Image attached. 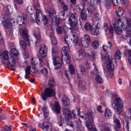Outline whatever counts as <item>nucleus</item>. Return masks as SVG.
Returning <instances> with one entry per match:
<instances>
[{
  "label": "nucleus",
  "mask_w": 131,
  "mask_h": 131,
  "mask_svg": "<svg viewBox=\"0 0 131 131\" xmlns=\"http://www.w3.org/2000/svg\"><path fill=\"white\" fill-rule=\"evenodd\" d=\"M20 46L23 49H25L26 47V45L25 42L23 40H21L20 42Z\"/></svg>",
  "instance_id": "3c124183"
},
{
  "label": "nucleus",
  "mask_w": 131,
  "mask_h": 131,
  "mask_svg": "<svg viewBox=\"0 0 131 131\" xmlns=\"http://www.w3.org/2000/svg\"><path fill=\"white\" fill-rule=\"evenodd\" d=\"M95 79L96 81L98 83H101L103 82L102 78L100 75H96L95 77Z\"/></svg>",
  "instance_id": "58836bf2"
},
{
  "label": "nucleus",
  "mask_w": 131,
  "mask_h": 131,
  "mask_svg": "<svg viewBox=\"0 0 131 131\" xmlns=\"http://www.w3.org/2000/svg\"><path fill=\"white\" fill-rule=\"evenodd\" d=\"M56 84L54 80L52 78L50 79L48 83L49 86L50 87H53Z\"/></svg>",
  "instance_id": "e433bc0d"
},
{
  "label": "nucleus",
  "mask_w": 131,
  "mask_h": 131,
  "mask_svg": "<svg viewBox=\"0 0 131 131\" xmlns=\"http://www.w3.org/2000/svg\"><path fill=\"white\" fill-rule=\"evenodd\" d=\"M62 50L65 55H69L68 53L70 51L69 47L64 46L62 48Z\"/></svg>",
  "instance_id": "f704fd0d"
},
{
  "label": "nucleus",
  "mask_w": 131,
  "mask_h": 131,
  "mask_svg": "<svg viewBox=\"0 0 131 131\" xmlns=\"http://www.w3.org/2000/svg\"><path fill=\"white\" fill-rule=\"evenodd\" d=\"M85 29L86 30H91L92 28V27L91 24L89 23H86L84 26Z\"/></svg>",
  "instance_id": "79ce46f5"
},
{
  "label": "nucleus",
  "mask_w": 131,
  "mask_h": 131,
  "mask_svg": "<svg viewBox=\"0 0 131 131\" xmlns=\"http://www.w3.org/2000/svg\"><path fill=\"white\" fill-rule=\"evenodd\" d=\"M41 73L44 75H46L48 73V70L45 67L42 68L41 70Z\"/></svg>",
  "instance_id": "bf43d9fd"
},
{
  "label": "nucleus",
  "mask_w": 131,
  "mask_h": 131,
  "mask_svg": "<svg viewBox=\"0 0 131 131\" xmlns=\"http://www.w3.org/2000/svg\"><path fill=\"white\" fill-rule=\"evenodd\" d=\"M122 24V23H121V20L120 19H117L115 20V21L113 24V26L114 28L115 31L117 34L120 35L122 32V29L120 27H119V24ZM121 27L123 28L122 26Z\"/></svg>",
  "instance_id": "39448f33"
},
{
  "label": "nucleus",
  "mask_w": 131,
  "mask_h": 131,
  "mask_svg": "<svg viewBox=\"0 0 131 131\" xmlns=\"http://www.w3.org/2000/svg\"><path fill=\"white\" fill-rule=\"evenodd\" d=\"M100 127L101 128V131H108L111 129V126L108 123H103L102 125H100Z\"/></svg>",
  "instance_id": "2eb2a0df"
},
{
  "label": "nucleus",
  "mask_w": 131,
  "mask_h": 131,
  "mask_svg": "<svg viewBox=\"0 0 131 131\" xmlns=\"http://www.w3.org/2000/svg\"><path fill=\"white\" fill-rule=\"evenodd\" d=\"M123 11L122 10L121 8H118V9L116 10V14L118 16H121L123 14Z\"/></svg>",
  "instance_id": "864d4df0"
},
{
  "label": "nucleus",
  "mask_w": 131,
  "mask_h": 131,
  "mask_svg": "<svg viewBox=\"0 0 131 131\" xmlns=\"http://www.w3.org/2000/svg\"><path fill=\"white\" fill-rule=\"evenodd\" d=\"M114 103L116 107L122 108L123 103L121 99L119 97L116 98L114 101Z\"/></svg>",
  "instance_id": "dca6fc26"
},
{
  "label": "nucleus",
  "mask_w": 131,
  "mask_h": 131,
  "mask_svg": "<svg viewBox=\"0 0 131 131\" xmlns=\"http://www.w3.org/2000/svg\"><path fill=\"white\" fill-rule=\"evenodd\" d=\"M76 111V110H74L72 111V113H70L69 117L71 118V119H75V116L76 114L75 113V112Z\"/></svg>",
  "instance_id": "09e8293b"
},
{
  "label": "nucleus",
  "mask_w": 131,
  "mask_h": 131,
  "mask_svg": "<svg viewBox=\"0 0 131 131\" xmlns=\"http://www.w3.org/2000/svg\"><path fill=\"white\" fill-rule=\"evenodd\" d=\"M2 56L4 59L3 61V63L5 64L7 63H7H9V59L11 58H9L8 52L7 51H4L3 53Z\"/></svg>",
  "instance_id": "4468645a"
},
{
  "label": "nucleus",
  "mask_w": 131,
  "mask_h": 131,
  "mask_svg": "<svg viewBox=\"0 0 131 131\" xmlns=\"http://www.w3.org/2000/svg\"><path fill=\"white\" fill-rule=\"evenodd\" d=\"M50 38L52 43L54 45V46H52V55L54 57L57 54V51L58 49L57 48L56 45L57 44V43L55 39V38L53 36L50 35Z\"/></svg>",
  "instance_id": "423d86ee"
},
{
  "label": "nucleus",
  "mask_w": 131,
  "mask_h": 131,
  "mask_svg": "<svg viewBox=\"0 0 131 131\" xmlns=\"http://www.w3.org/2000/svg\"><path fill=\"white\" fill-rule=\"evenodd\" d=\"M55 94V91L52 88L48 87L45 89L44 91L41 94V96L42 99L44 101H46L48 97L53 96Z\"/></svg>",
  "instance_id": "f03ea898"
},
{
  "label": "nucleus",
  "mask_w": 131,
  "mask_h": 131,
  "mask_svg": "<svg viewBox=\"0 0 131 131\" xmlns=\"http://www.w3.org/2000/svg\"><path fill=\"white\" fill-rule=\"evenodd\" d=\"M91 59L93 61H94L95 60V54L96 52L94 51H91Z\"/></svg>",
  "instance_id": "0e129e2a"
},
{
  "label": "nucleus",
  "mask_w": 131,
  "mask_h": 131,
  "mask_svg": "<svg viewBox=\"0 0 131 131\" xmlns=\"http://www.w3.org/2000/svg\"><path fill=\"white\" fill-rule=\"evenodd\" d=\"M85 4L84 3H82L79 4L77 7V9H79V11L82 12L83 10L85 8Z\"/></svg>",
  "instance_id": "ea45409f"
},
{
  "label": "nucleus",
  "mask_w": 131,
  "mask_h": 131,
  "mask_svg": "<svg viewBox=\"0 0 131 131\" xmlns=\"http://www.w3.org/2000/svg\"><path fill=\"white\" fill-rule=\"evenodd\" d=\"M128 111H127L125 113V117L128 118H129L131 119V106L128 110Z\"/></svg>",
  "instance_id": "49530a36"
},
{
  "label": "nucleus",
  "mask_w": 131,
  "mask_h": 131,
  "mask_svg": "<svg viewBox=\"0 0 131 131\" xmlns=\"http://www.w3.org/2000/svg\"><path fill=\"white\" fill-rule=\"evenodd\" d=\"M27 19V17L25 14H22L21 16L19 15L17 20H16V23L19 26L21 25L24 23V21L26 20Z\"/></svg>",
  "instance_id": "9b49d317"
},
{
  "label": "nucleus",
  "mask_w": 131,
  "mask_h": 131,
  "mask_svg": "<svg viewBox=\"0 0 131 131\" xmlns=\"http://www.w3.org/2000/svg\"><path fill=\"white\" fill-rule=\"evenodd\" d=\"M47 51V49L45 45L43 44L40 46L39 50V54L41 56L44 58L46 57Z\"/></svg>",
  "instance_id": "9d476101"
},
{
  "label": "nucleus",
  "mask_w": 131,
  "mask_h": 131,
  "mask_svg": "<svg viewBox=\"0 0 131 131\" xmlns=\"http://www.w3.org/2000/svg\"><path fill=\"white\" fill-rule=\"evenodd\" d=\"M62 101L64 106H67L69 105L70 102V100L66 96H63Z\"/></svg>",
  "instance_id": "4be33fe9"
},
{
  "label": "nucleus",
  "mask_w": 131,
  "mask_h": 131,
  "mask_svg": "<svg viewBox=\"0 0 131 131\" xmlns=\"http://www.w3.org/2000/svg\"><path fill=\"white\" fill-rule=\"evenodd\" d=\"M12 126H9L8 127L7 126L5 127L4 128L3 131H11Z\"/></svg>",
  "instance_id": "774afa93"
},
{
  "label": "nucleus",
  "mask_w": 131,
  "mask_h": 131,
  "mask_svg": "<svg viewBox=\"0 0 131 131\" xmlns=\"http://www.w3.org/2000/svg\"><path fill=\"white\" fill-rule=\"evenodd\" d=\"M104 60L106 63H110L112 61V57L111 56H106L104 58Z\"/></svg>",
  "instance_id": "a19ab883"
},
{
  "label": "nucleus",
  "mask_w": 131,
  "mask_h": 131,
  "mask_svg": "<svg viewBox=\"0 0 131 131\" xmlns=\"http://www.w3.org/2000/svg\"><path fill=\"white\" fill-rule=\"evenodd\" d=\"M31 67L30 66H28L26 67L25 70L26 74L25 75V78L26 79H29V75L31 74L30 71Z\"/></svg>",
  "instance_id": "bb28decb"
},
{
  "label": "nucleus",
  "mask_w": 131,
  "mask_h": 131,
  "mask_svg": "<svg viewBox=\"0 0 131 131\" xmlns=\"http://www.w3.org/2000/svg\"><path fill=\"white\" fill-rule=\"evenodd\" d=\"M69 71L68 70L65 71V75L66 77L69 79L71 78L72 75L75 73V69L74 66L72 65H70L69 67Z\"/></svg>",
  "instance_id": "0eeeda50"
},
{
  "label": "nucleus",
  "mask_w": 131,
  "mask_h": 131,
  "mask_svg": "<svg viewBox=\"0 0 131 131\" xmlns=\"http://www.w3.org/2000/svg\"><path fill=\"white\" fill-rule=\"evenodd\" d=\"M131 35V31L127 30L125 32V35L126 38H127L130 37Z\"/></svg>",
  "instance_id": "4d7b16f0"
},
{
  "label": "nucleus",
  "mask_w": 131,
  "mask_h": 131,
  "mask_svg": "<svg viewBox=\"0 0 131 131\" xmlns=\"http://www.w3.org/2000/svg\"><path fill=\"white\" fill-rule=\"evenodd\" d=\"M112 115L111 111L108 108H106L105 112V117L107 119H109L111 117Z\"/></svg>",
  "instance_id": "b1692460"
},
{
  "label": "nucleus",
  "mask_w": 131,
  "mask_h": 131,
  "mask_svg": "<svg viewBox=\"0 0 131 131\" xmlns=\"http://www.w3.org/2000/svg\"><path fill=\"white\" fill-rule=\"evenodd\" d=\"M121 54L119 50H117L115 53V56L116 58L118 59H119L121 58Z\"/></svg>",
  "instance_id": "8fccbe9b"
},
{
  "label": "nucleus",
  "mask_w": 131,
  "mask_h": 131,
  "mask_svg": "<svg viewBox=\"0 0 131 131\" xmlns=\"http://www.w3.org/2000/svg\"><path fill=\"white\" fill-rule=\"evenodd\" d=\"M86 125L87 128L89 130H91L92 129L93 127L91 123L90 122H88L86 123Z\"/></svg>",
  "instance_id": "680f3d73"
},
{
  "label": "nucleus",
  "mask_w": 131,
  "mask_h": 131,
  "mask_svg": "<svg viewBox=\"0 0 131 131\" xmlns=\"http://www.w3.org/2000/svg\"><path fill=\"white\" fill-rule=\"evenodd\" d=\"M80 67L81 74L84 75H88V72L84 67L82 65H81L80 66Z\"/></svg>",
  "instance_id": "393cba45"
},
{
  "label": "nucleus",
  "mask_w": 131,
  "mask_h": 131,
  "mask_svg": "<svg viewBox=\"0 0 131 131\" xmlns=\"http://www.w3.org/2000/svg\"><path fill=\"white\" fill-rule=\"evenodd\" d=\"M46 12L48 14L50 17L52 18L56 14L55 10L53 7L49 9L46 10Z\"/></svg>",
  "instance_id": "6ab92c4d"
},
{
  "label": "nucleus",
  "mask_w": 131,
  "mask_h": 131,
  "mask_svg": "<svg viewBox=\"0 0 131 131\" xmlns=\"http://www.w3.org/2000/svg\"><path fill=\"white\" fill-rule=\"evenodd\" d=\"M54 108L56 113L58 114H59L60 111L61 107L58 102H55Z\"/></svg>",
  "instance_id": "a878e982"
},
{
  "label": "nucleus",
  "mask_w": 131,
  "mask_h": 131,
  "mask_svg": "<svg viewBox=\"0 0 131 131\" xmlns=\"http://www.w3.org/2000/svg\"><path fill=\"white\" fill-rule=\"evenodd\" d=\"M56 30L57 33L59 34H61L63 31L62 27L60 26L57 27Z\"/></svg>",
  "instance_id": "5fc2aeb1"
},
{
  "label": "nucleus",
  "mask_w": 131,
  "mask_h": 131,
  "mask_svg": "<svg viewBox=\"0 0 131 131\" xmlns=\"http://www.w3.org/2000/svg\"><path fill=\"white\" fill-rule=\"evenodd\" d=\"M127 24L125 25L124 22H122V24L121 25L124 29H126L129 25H131V20H129L128 21L127 20Z\"/></svg>",
  "instance_id": "473e14b6"
},
{
  "label": "nucleus",
  "mask_w": 131,
  "mask_h": 131,
  "mask_svg": "<svg viewBox=\"0 0 131 131\" xmlns=\"http://www.w3.org/2000/svg\"><path fill=\"white\" fill-rule=\"evenodd\" d=\"M116 107V108H114L116 113L117 114H120L121 112V109L122 108H120V107Z\"/></svg>",
  "instance_id": "13d9d810"
},
{
  "label": "nucleus",
  "mask_w": 131,
  "mask_h": 131,
  "mask_svg": "<svg viewBox=\"0 0 131 131\" xmlns=\"http://www.w3.org/2000/svg\"><path fill=\"white\" fill-rule=\"evenodd\" d=\"M93 18L96 21L100 20L101 19L100 16L98 13H95L94 14Z\"/></svg>",
  "instance_id": "c03bdc74"
},
{
  "label": "nucleus",
  "mask_w": 131,
  "mask_h": 131,
  "mask_svg": "<svg viewBox=\"0 0 131 131\" xmlns=\"http://www.w3.org/2000/svg\"><path fill=\"white\" fill-rule=\"evenodd\" d=\"M63 112L64 115L65 116V119H68V120H69L68 118L70 114V110L67 108H64L63 110Z\"/></svg>",
  "instance_id": "c756f323"
},
{
  "label": "nucleus",
  "mask_w": 131,
  "mask_h": 131,
  "mask_svg": "<svg viewBox=\"0 0 131 131\" xmlns=\"http://www.w3.org/2000/svg\"><path fill=\"white\" fill-rule=\"evenodd\" d=\"M92 47L94 49H96L99 47V43L97 41H94L92 44Z\"/></svg>",
  "instance_id": "de8ad7c7"
},
{
  "label": "nucleus",
  "mask_w": 131,
  "mask_h": 131,
  "mask_svg": "<svg viewBox=\"0 0 131 131\" xmlns=\"http://www.w3.org/2000/svg\"><path fill=\"white\" fill-rule=\"evenodd\" d=\"M51 124L48 122H45L43 124L42 129L44 131H52Z\"/></svg>",
  "instance_id": "ddd939ff"
},
{
  "label": "nucleus",
  "mask_w": 131,
  "mask_h": 131,
  "mask_svg": "<svg viewBox=\"0 0 131 131\" xmlns=\"http://www.w3.org/2000/svg\"><path fill=\"white\" fill-rule=\"evenodd\" d=\"M87 17L86 14L84 13H82L81 14V19L83 20H85Z\"/></svg>",
  "instance_id": "338daca9"
},
{
  "label": "nucleus",
  "mask_w": 131,
  "mask_h": 131,
  "mask_svg": "<svg viewBox=\"0 0 131 131\" xmlns=\"http://www.w3.org/2000/svg\"><path fill=\"white\" fill-rule=\"evenodd\" d=\"M104 6L106 8H109L110 6V0H103Z\"/></svg>",
  "instance_id": "4c0bfd02"
},
{
  "label": "nucleus",
  "mask_w": 131,
  "mask_h": 131,
  "mask_svg": "<svg viewBox=\"0 0 131 131\" xmlns=\"http://www.w3.org/2000/svg\"><path fill=\"white\" fill-rule=\"evenodd\" d=\"M69 123V120H68V119H67L65 118L64 119H63L59 121L58 123V124L59 126H61L63 125L64 124L66 123L67 125L69 126L70 123Z\"/></svg>",
  "instance_id": "c85d7f7f"
},
{
  "label": "nucleus",
  "mask_w": 131,
  "mask_h": 131,
  "mask_svg": "<svg viewBox=\"0 0 131 131\" xmlns=\"http://www.w3.org/2000/svg\"><path fill=\"white\" fill-rule=\"evenodd\" d=\"M57 55H56L54 57H53L52 55V56L54 58V60L53 61L54 64L55 66H57L56 67V68L58 69L61 67L62 61L60 57H56Z\"/></svg>",
  "instance_id": "1a4fd4ad"
},
{
  "label": "nucleus",
  "mask_w": 131,
  "mask_h": 131,
  "mask_svg": "<svg viewBox=\"0 0 131 131\" xmlns=\"http://www.w3.org/2000/svg\"><path fill=\"white\" fill-rule=\"evenodd\" d=\"M72 35L73 38V44L75 45L77 44L78 41V35L77 33L75 32H73L72 33Z\"/></svg>",
  "instance_id": "aec40b11"
},
{
  "label": "nucleus",
  "mask_w": 131,
  "mask_h": 131,
  "mask_svg": "<svg viewBox=\"0 0 131 131\" xmlns=\"http://www.w3.org/2000/svg\"><path fill=\"white\" fill-rule=\"evenodd\" d=\"M90 43V36L88 35H85L84 37L81 39V43L80 44V47L83 46L87 47Z\"/></svg>",
  "instance_id": "20e7f679"
},
{
  "label": "nucleus",
  "mask_w": 131,
  "mask_h": 131,
  "mask_svg": "<svg viewBox=\"0 0 131 131\" xmlns=\"http://www.w3.org/2000/svg\"><path fill=\"white\" fill-rule=\"evenodd\" d=\"M114 66L112 63V62L108 63L107 66V68L110 70H113L114 69Z\"/></svg>",
  "instance_id": "37998d69"
},
{
  "label": "nucleus",
  "mask_w": 131,
  "mask_h": 131,
  "mask_svg": "<svg viewBox=\"0 0 131 131\" xmlns=\"http://www.w3.org/2000/svg\"><path fill=\"white\" fill-rule=\"evenodd\" d=\"M127 54L128 55V59L129 61L131 64V50H129L127 52Z\"/></svg>",
  "instance_id": "69168bd1"
},
{
  "label": "nucleus",
  "mask_w": 131,
  "mask_h": 131,
  "mask_svg": "<svg viewBox=\"0 0 131 131\" xmlns=\"http://www.w3.org/2000/svg\"><path fill=\"white\" fill-rule=\"evenodd\" d=\"M71 41L72 39L70 37L67 35H66L64 37V41L68 46H70V42Z\"/></svg>",
  "instance_id": "7c9ffc66"
},
{
  "label": "nucleus",
  "mask_w": 131,
  "mask_h": 131,
  "mask_svg": "<svg viewBox=\"0 0 131 131\" xmlns=\"http://www.w3.org/2000/svg\"><path fill=\"white\" fill-rule=\"evenodd\" d=\"M42 21L44 25H45L47 24L48 21L47 17L45 15L42 16Z\"/></svg>",
  "instance_id": "052dcab7"
},
{
  "label": "nucleus",
  "mask_w": 131,
  "mask_h": 131,
  "mask_svg": "<svg viewBox=\"0 0 131 131\" xmlns=\"http://www.w3.org/2000/svg\"><path fill=\"white\" fill-rule=\"evenodd\" d=\"M113 123L115 124L116 127L118 128H120L121 127V124L120 122L118 119H116L114 120Z\"/></svg>",
  "instance_id": "c9c22d12"
},
{
  "label": "nucleus",
  "mask_w": 131,
  "mask_h": 131,
  "mask_svg": "<svg viewBox=\"0 0 131 131\" xmlns=\"http://www.w3.org/2000/svg\"><path fill=\"white\" fill-rule=\"evenodd\" d=\"M100 27V24L98 22L96 25L93 26V28L91 31L92 34L94 35H97L101 33Z\"/></svg>",
  "instance_id": "6e6552de"
},
{
  "label": "nucleus",
  "mask_w": 131,
  "mask_h": 131,
  "mask_svg": "<svg viewBox=\"0 0 131 131\" xmlns=\"http://www.w3.org/2000/svg\"><path fill=\"white\" fill-rule=\"evenodd\" d=\"M101 1L100 0H94V1L91 0L90 3H89L91 6H93L94 5L95 2L96 3H97L99 2V3H100Z\"/></svg>",
  "instance_id": "6e6d98bb"
},
{
  "label": "nucleus",
  "mask_w": 131,
  "mask_h": 131,
  "mask_svg": "<svg viewBox=\"0 0 131 131\" xmlns=\"http://www.w3.org/2000/svg\"><path fill=\"white\" fill-rule=\"evenodd\" d=\"M22 35L23 39L27 41V45L30 46L31 43V41H30V40L28 38L27 31L26 29H24L23 30Z\"/></svg>",
  "instance_id": "f8f14e48"
},
{
  "label": "nucleus",
  "mask_w": 131,
  "mask_h": 131,
  "mask_svg": "<svg viewBox=\"0 0 131 131\" xmlns=\"http://www.w3.org/2000/svg\"><path fill=\"white\" fill-rule=\"evenodd\" d=\"M68 21L69 24L71 27L70 29L72 30L75 27L78 22V17L76 13L73 12L71 14Z\"/></svg>",
  "instance_id": "7ed1b4c3"
},
{
  "label": "nucleus",
  "mask_w": 131,
  "mask_h": 131,
  "mask_svg": "<svg viewBox=\"0 0 131 131\" xmlns=\"http://www.w3.org/2000/svg\"><path fill=\"white\" fill-rule=\"evenodd\" d=\"M93 65L94 67V70L91 71V73L93 74L97 75L99 73L97 69V67L94 63H93Z\"/></svg>",
  "instance_id": "a18cd8bd"
},
{
  "label": "nucleus",
  "mask_w": 131,
  "mask_h": 131,
  "mask_svg": "<svg viewBox=\"0 0 131 131\" xmlns=\"http://www.w3.org/2000/svg\"><path fill=\"white\" fill-rule=\"evenodd\" d=\"M81 126V123L80 122H75L73 123H70L69 126L73 128L77 127V128H80Z\"/></svg>",
  "instance_id": "5701e85b"
},
{
  "label": "nucleus",
  "mask_w": 131,
  "mask_h": 131,
  "mask_svg": "<svg viewBox=\"0 0 131 131\" xmlns=\"http://www.w3.org/2000/svg\"><path fill=\"white\" fill-rule=\"evenodd\" d=\"M52 23L53 25L58 26L60 23V19L59 16L56 15L52 19Z\"/></svg>",
  "instance_id": "a211bd4d"
},
{
  "label": "nucleus",
  "mask_w": 131,
  "mask_h": 131,
  "mask_svg": "<svg viewBox=\"0 0 131 131\" xmlns=\"http://www.w3.org/2000/svg\"><path fill=\"white\" fill-rule=\"evenodd\" d=\"M36 22L38 24H40V21L39 20V18L40 17L42 16V12L41 10L39 9H37L36 10Z\"/></svg>",
  "instance_id": "f3484780"
},
{
  "label": "nucleus",
  "mask_w": 131,
  "mask_h": 131,
  "mask_svg": "<svg viewBox=\"0 0 131 131\" xmlns=\"http://www.w3.org/2000/svg\"><path fill=\"white\" fill-rule=\"evenodd\" d=\"M125 127L127 131H131V125L130 122L128 121L127 122Z\"/></svg>",
  "instance_id": "603ef678"
},
{
  "label": "nucleus",
  "mask_w": 131,
  "mask_h": 131,
  "mask_svg": "<svg viewBox=\"0 0 131 131\" xmlns=\"http://www.w3.org/2000/svg\"><path fill=\"white\" fill-rule=\"evenodd\" d=\"M86 84V83L84 81H80L79 86L80 89L82 90L85 89Z\"/></svg>",
  "instance_id": "2f4dec72"
},
{
  "label": "nucleus",
  "mask_w": 131,
  "mask_h": 131,
  "mask_svg": "<svg viewBox=\"0 0 131 131\" xmlns=\"http://www.w3.org/2000/svg\"><path fill=\"white\" fill-rule=\"evenodd\" d=\"M10 54L12 58L9 59V63H7V66H9L10 65V67L11 70L14 71L17 62L14 59H18L19 53L17 50L15 48H13L11 50Z\"/></svg>",
  "instance_id": "f257e3e1"
},
{
  "label": "nucleus",
  "mask_w": 131,
  "mask_h": 131,
  "mask_svg": "<svg viewBox=\"0 0 131 131\" xmlns=\"http://www.w3.org/2000/svg\"><path fill=\"white\" fill-rule=\"evenodd\" d=\"M61 5L62 8L65 10H68V8L71 9L72 8V4L70 3H68L67 5L64 2H62L61 3Z\"/></svg>",
  "instance_id": "412c9836"
},
{
  "label": "nucleus",
  "mask_w": 131,
  "mask_h": 131,
  "mask_svg": "<svg viewBox=\"0 0 131 131\" xmlns=\"http://www.w3.org/2000/svg\"><path fill=\"white\" fill-rule=\"evenodd\" d=\"M79 56L81 58H84L85 55V52L84 50L83 49H80L79 51Z\"/></svg>",
  "instance_id": "72a5a7b5"
},
{
  "label": "nucleus",
  "mask_w": 131,
  "mask_h": 131,
  "mask_svg": "<svg viewBox=\"0 0 131 131\" xmlns=\"http://www.w3.org/2000/svg\"><path fill=\"white\" fill-rule=\"evenodd\" d=\"M3 19L5 22L9 21V16L8 15H5Z\"/></svg>",
  "instance_id": "e2e57ef3"
},
{
  "label": "nucleus",
  "mask_w": 131,
  "mask_h": 131,
  "mask_svg": "<svg viewBox=\"0 0 131 131\" xmlns=\"http://www.w3.org/2000/svg\"><path fill=\"white\" fill-rule=\"evenodd\" d=\"M34 35L35 37V39L34 42H32V43L35 45H36L37 43H40L41 41V39L40 35L37 36L36 34H34Z\"/></svg>",
  "instance_id": "cd10ccee"
}]
</instances>
